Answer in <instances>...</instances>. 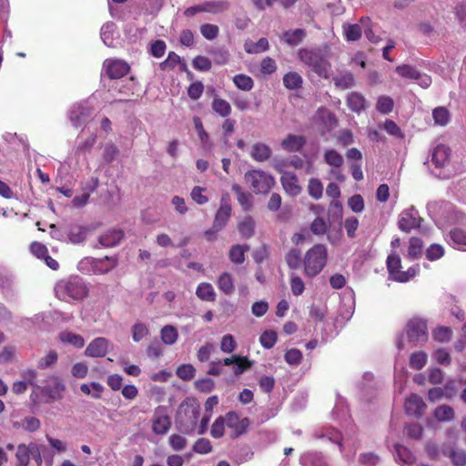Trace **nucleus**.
I'll return each instance as SVG.
<instances>
[{"label":"nucleus","instance_id":"b1692460","mask_svg":"<svg viewBox=\"0 0 466 466\" xmlns=\"http://www.w3.org/2000/svg\"><path fill=\"white\" fill-rule=\"evenodd\" d=\"M448 243L455 248L464 249L466 247V231L461 228H453L450 231Z\"/></svg>","mask_w":466,"mask_h":466},{"label":"nucleus","instance_id":"20e7f679","mask_svg":"<svg viewBox=\"0 0 466 466\" xmlns=\"http://www.w3.org/2000/svg\"><path fill=\"white\" fill-rule=\"evenodd\" d=\"M327 261V248L324 245L317 244L307 251L304 258V270L309 277L318 275Z\"/></svg>","mask_w":466,"mask_h":466},{"label":"nucleus","instance_id":"69168bd1","mask_svg":"<svg viewBox=\"0 0 466 466\" xmlns=\"http://www.w3.org/2000/svg\"><path fill=\"white\" fill-rule=\"evenodd\" d=\"M181 63V58L175 52H170L159 66L162 70L173 69L175 66Z\"/></svg>","mask_w":466,"mask_h":466},{"label":"nucleus","instance_id":"2eb2a0df","mask_svg":"<svg viewBox=\"0 0 466 466\" xmlns=\"http://www.w3.org/2000/svg\"><path fill=\"white\" fill-rule=\"evenodd\" d=\"M36 390L45 393L49 399L57 400L61 398V394L65 390L64 384L58 378L51 377L50 384L45 386H36Z\"/></svg>","mask_w":466,"mask_h":466},{"label":"nucleus","instance_id":"09e8293b","mask_svg":"<svg viewBox=\"0 0 466 466\" xmlns=\"http://www.w3.org/2000/svg\"><path fill=\"white\" fill-rule=\"evenodd\" d=\"M309 195L314 199H319L323 194V185L318 178H310L308 185Z\"/></svg>","mask_w":466,"mask_h":466},{"label":"nucleus","instance_id":"393cba45","mask_svg":"<svg viewBox=\"0 0 466 466\" xmlns=\"http://www.w3.org/2000/svg\"><path fill=\"white\" fill-rule=\"evenodd\" d=\"M271 148L264 143H256L252 146L250 156L258 162H265L271 157Z\"/></svg>","mask_w":466,"mask_h":466},{"label":"nucleus","instance_id":"f8f14e48","mask_svg":"<svg viewBox=\"0 0 466 466\" xmlns=\"http://www.w3.org/2000/svg\"><path fill=\"white\" fill-rule=\"evenodd\" d=\"M104 68L109 78L117 79L126 76L129 71V66L118 59H107L104 62Z\"/></svg>","mask_w":466,"mask_h":466},{"label":"nucleus","instance_id":"5fc2aeb1","mask_svg":"<svg viewBox=\"0 0 466 466\" xmlns=\"http://www.w3.org/2000/svg\"><path fill=\"white\" fill-rule=\"evenodd\" d=\"M176 374L183 380H190L195 377L196 369L191 364H182L177 369Z\"/></svg>","mask_w":466,"mask_h":466},{"label":"nucleus","instance_id":"72a5a7b5","mask_svg":"<svg viewBox=\"0 0 466 466\" xmlns=\"http://www.w3.org/2000/svg\"><path fill=\"white\" fill-rule=\"evenodd\" d=\"M228 427V413L223 417H218L211 425L210 434L213 438H221L225 433V427Z\"/></svg>","mask_w":466,"mask_h":466},{"label":"nucleus","instance_id":"3c124183","mask_svg":"<svg viewBox=\"0 0 466 466\" xmlns=\"http://www.w3.org/2000/svg\"><path fill=\"white\" fill-rule=\"evenodd\" d=\"M116 25L113 22H108L103 25L100 30L101 39L107 46H112L113 32L115 31Z\"/></svg>","mask_w":466,"mask_h":466},{"label":"nucleus","instance_id":"e2e57ef3","mask_svg":"<svg viewBox=\"0 0 466 466\" xmlns=\"http://www.w3.org/2000/svg\"><path fill=\"white\" fill-rule=\"evenodd\" d=\"M212 451V445L208 439L200 438L193 445V451L198 454H208Z\"/></svg>","mask_w":466,"mask_h":466},{"label":"nucleus","instance_id":"c9c22d12","mask_svg":"<svg viewBox=\"0 0 466 466\" xmlns=\"http://www.w3.org/2000/svg\"><path fill=\"white\" fill-rule=\"evenodd\" d=\"M387 268L391 279L395 280L396 275L400 273L401 260L399 255L390 254L387 258Z\"/></svg>","mask_w":466,"mask_h":466},{"label":"nucleus","instance_id":"a211bd4d","mask_svg":"<svg viewBox=\"0 0 466 466\" xmlns=\"http://www.w3.org/2000/svg\"><path fill=\"white\" fill-rule=\"evenodd\" d=\"M395 453L394 457L396 461L402 466H414L416 462V457L412 452L405 446L396 444L394 446Z\"/></svg>","mask_w":466,"mask_h":466},{"label":"nucleus","instance_id":"423d86ee","mask_svg":"<svg viewBox=\"0 0 466 466\" xmlns=\"http://www.w3.org/2000/svg\"><path fill=\"white\" fill-rule=\"evenodd\" d=\"M406 332L409 342L414 345L428 339L427 324L421 319H411L406 325Z\"/></svg>","mask_w":466,"mask_h":466},{"label":"nucleus","instance_id":"4be33fe9","mask_svg":"<svg viewBox=\"0 0 466 466\" xmlns=\"http://www.w3.org/2000/svg\"><path fill=\"white\" fill-rule=\"evenodd\" d=\"M117 266L116 257L106 256L103 258H95V274H106Z\"/></svg>","mask_w":466,"mask_h":466},{"label":"nucleus","instance_id":"13d9d810","mask_svg":"<svg viewBox=\"0 0 466 466\" xmlns=\"http://www.w3.org/2000/svg\"><path fill=\"white\" fill-rule=\"evenodd\" d=\"M451 393L449 392V387L446 386L445 389H441V388H432L429 390L428 392V399L431 402H435L437 400H440L441 399H442L443 397H446V398H451Z\"/></svg>","mask_w":466,"mask_h":466},{"label":"nucleus","instance_id":"0e129e2a","mask_svg":"<svg viewBox=\"0 0 466 466\" xmlns=\"http://www.w3.org/2000/svg\"><path fill=\"white\" fill-rule=\"evenodd\" d=\"M193 67L196 70L207 72L211 69L212 64L209 58L203 56H198L193 59Z\"/></svg>","mask_w":466,"mask_h":466},{"label":"nucleus","instance_id":"338daca9","mask_svg":"<svg viewBox=\"0 0 466 466\" xmlns=\"http://www.w3.org/2000/svg\"><path fill=\"white\" fill-rule=\"evenodd\" d=\"M284 359L289 365H299L302 360V353L298 349H290L286 351Z\"/></svg>","mask_w":466,"mask_h":466},{"label":"nucleus","instance_id":"37998d69","mask_svg":"<svg viewBox=\"0 0 466 466\" xmlns=\"http://www.w3.org/2000/svg\"><path fill=\"white\" fill-rule=\"evenodd\" d=\"M233 82L238 88L243 91H250L254 86L253 79L245 74H238L233 77Z\"/></svg>","mask_w":466,"mask_h":466},{"label":"nucleus","instance_id":"473e14b6","mask_svg":"<svg viewBox=\"0 0 466 466\" xmlns=\"http://www.w3.org/2000/svg\"><path fill=\"white\" fill-rule=\"evenodd\" d=\"M305 144V139L300 136L289 135L281 143V146L289 151H299Z\"/></svg>","mask_w":466,"mask_h":466},{"label":"nucleus","instance_id":"49530a36","mask_svg":"<svg viewBox=\"0 0 466 466\" xmlns=\"http://www.w3.org/2000/svg\"><path fill=\"white\" fill-rule=\"evenodd\" d=\"M325 162L334 167H339L343 164L342 156L334 149L326 150L324 153Z\"/></svg>","mask_w":466,"mask_h":466},{"label":"nucleus","instance_id":"1a4fd4ad","mask_svg":"<svg viewBox=\"0 0 466 466\" xmlns=\"http://www.w3.org/2000/svg\"><path fill=\"white\" fill-rule=\"evenodd\" d=\"M92 114V109L86 103L74 105L69 111V119L72 125L78 127L87 122Z\"/></svg>","mask_w":466,"mask_h":466},{"label":"nucleus","instance_id":"4468645a","mask_svg":"<svg viewBox=\"0 0 466 466\" xmlns=\"http://www.w3.org/2000/svg\"><path fill=\"white\" fill-rule=\"evenodd\" d=\"M431 157L436 167H443L450 162L451 149L444 144H439L432 148Z\"/></svg>","mask_w":466,"mask_h":466},{"label":"nucleus","instance_id":"c85d7f7f","mask_svg":"<svg viewBox=\"0 0 466 466\" xmlns=\"http://www.w3.org/2000/svg\"><path fill=\"white\" fill-rule=\"evenodd\" d=\"M196 295L198 298L204 301H215L216 300V292L214 288L210 283L201 282L196 290Z\"/></svg>","mask_w":466,"mask_h":466},{"label":"nucleus","instance_id":"ea45409f","mask_svg":"<svg viewBox=\"0 0 466 466\" xmlns=\"http://www.w3.org/2000/svg\"><path fill=\"white\" fill-rule=\"evenodd\" d=\"M434 417L439 421H451L454 419V410L449 405H441L435 409Z\"/></svg>","mask_w":466,"mask_h":466},{"label":"nucleus","instance_id":"ddd939ff","mask_svg":"<svg viewBox=\"0 0 466 466\" xmlns=\"http://www.w3.org/2000/svg\"><path fill=\"white\" fill-rule=\"evenodd\" d=\"M171 427V420L167 414L165 413L164 409L157 408L155 411L152 431L155 434L164 435Z\"/></svg>","mask_w":466,"mask_h":466},{"label":"nucleus","instance_id":"a18cd8bd","mask_svg":"<svg viewBox=\"0 0 466 466\" xmlns=\"http://www.w3.org/2000/svg\"><path fill=\"white\" fill-rule=\"evenodd\" d=\"M428 356L423 351L414 352L410 355V366L413 370H421L427 363Z\"/></svg>","mask_w":466,"mask_h":466},{"label":"nucleus","instance_id":"774afa93","mask_svg":"<svg viewBox=\"0 0 466 466\" xmlns=\"http://www.w3.org/2000/svg\"><path fill=\"white\" fill-rule=\"evenodd\" d=\"M359 461L364 466H376L380 462V457L373 452L360 454Z\"/></svg>","mask_w":466,"mask_h":466},{"label":"nucleus","instance_id":"dca6fc26","mask_svg":"<svg viewBox=\"0 0 466 466\" xmlns=\"http://www.w3.org/2000/svg\"><path fill=\"white\" fill-rule=\"evenodd\" d=\"M426 405L422 398L417 394H411L405 401V410L409 415L420 417Z\"/></svg>","mask_w":466,"mask_h":466},{"label":"nucleus","instance_id":"680f3d73","mask_svg":"<svg viewBox=\"0 0 466 466\" xmlns=\"http://www.w3.org/2000/svg\"><path fill=\"white\" fill-rule=\"evenodd\" d=\"M422 241L419 238H411L408 248V257L417 258L421 254Z\"/></svg>","mask_w":466,"mask_h":466},{"label":"nucleus","instance_id":"e433bc0d","mask_svg":"<svg viewBox=\"0 0 466 466\" xmlns=\"http://www.w3.org/2000/svg\"><path fill=\"white\" fill-rule=\"evenodd\" d=\"M30 456L31 443L28 446L25 444H19L15 453L17 466H28Z\"/></svg>","mask_w":466,"mask_h":466},{"label":"nucleus","instance_id":"f3484780","mask_svg":"<svg viewBox=\"0 0 466 466\" xmlns=\"http://www.w3.org/2000/svg\"><path fill=\"white\" fill-rule=\"evenodd\" d=\"M124 238V232L121 229H110L99 236L98 242L104 248H112L120 243Z\"/></svg>","mask_w":466,"mask_h":466},{"label":"nucleus","instance_id":"c03bdc74","mask_svg":"<svg viewBox=\"0 0 466 466\" xmlns=\"http://www.w3.org/2000/svg\"><path fill=\"white\" fill-rule=\"evenodd\" d=\"M161 339L167 345H173L178 337V333L175 327L167 325L161 329Z\"/></svg>","mask_w":466,"mask_h":466},{"label":"nucleus","instance_id":"cd10ccee","mask_svg":"<svg viewBox=\"0 0 466 466\" xmlns=\"http://www.w3.org/2000/svg\"><path fill=\"white\" fill-rule=\"evenodd\" d=\"M248 250V245H233L229 249L228 258L234 264H242L245 261V253Z\"/></svg>","mask_w":466,"mask_h":466},{"label":"nucleus","instance_id":"412c9836","mask_svg":"<svg viewBox=\"0 0 466 466\" xmlns=\"http://www.w3.org/2000/svg\"><path fill=\"white\" fill-rule=\"evenodd\" d=\"M231 189L236 194L237 200L243 210H249L253 205V196L249 192L243 190L238 184H233Z\"/></svg>","mask_w":466,"mask_h":466},{"label":"nucleus","instance_id":"bf43d9fd","mask_svg":"<svg viewBox=\"0 0 466 466\" xmlns=\"http://www.w3.org/2000/svg\"><path fill=\"white\" fill-rule=\"evenodd\" d=\"M237 348V342L230 334L224 335L220 341V350L224 353H232Z\"/></svg>","mask_w":466,"mask_h":466},{"label":"nucleus","instance_id":"bb28decb","mask_svg":"<svg viewBox=\"0 0 466 466\" xmlns=\"http://www.w3.org/2000/svg\"><path fill=\"white\" fill-rule=\"evenodd\" d=\"M230 8V3L227 0H215L204 3L205 13L218 15L227 12Z\"/></svg>","mask_w":466,"mask_h":466},{"label":"nucleus","instance_id":"6ab92c4d","mask_svg":"<svg viewBox=\"0 0 466 466\" xmlns=\"http://www.w3.org/2000/svg\"><path fill=\"white\" fill-rule=\"evenodd\" d=\"M347 106L351 111L360 114L369 106V104L362 94L350 92L347 96Z\"/></svg>","mask_w":466,"mask_h":466},{"label":"nucleus","instance_id":"4d7b16f0","mask_svg":"<svg viewBox=\"0 0 466 466\" xmlns=\"http://www.w3.org/2000/svg\"><path fill=\"white\" fill-rule=\"evenodd\" d=\"M46 451L47 448L45 445L31 442V456L36 462L37 466H41L43 458Z\"/></svg>","mask_w":466,"mask_h":466},{"label":"nucleus","instance_id":"4c0bfd02","mask_svg":"<svg viewBox=\"0 0 466 466\" xmlns=\"http://www.w3.org/2000/svg\"><path fill=\"white\" fill-rule=\"evenodd\" d=\"M302 77L297 72H289L283 77V85L288 89H297L302 85Z\"/></svg>","mask_w":466,"mask_h":466},{"label":"nucleus","instance_id":"9b49d317","mask_svg":"<svg viewBox=\"0 0 466 466\" xmlns=\"http://www.w3.org/2000/svg\"><path fill=\"white\" fill-rule=\"evenodd\" d=\"M110 342L104 337L94 339L86 348L85 355L92 358L105 357L109 350Z\"/></svg>","mask_w":466,"mask_h":466},{"label":"nucleus","instance_id":"aec40b11","mask_svg":"<svg viewBox=\"0 0 466 466\" xmlns=\"http://www.w3.org/2000/svg\"><path fill=\"white\" fill-rule=\"evenodd\" d=\"M333 82L337 88L349 89L355 86L354 75L348 70H342L333 76Z\"/></svg>","mask_w":466,"mask_h":466},{"label":"nucleus","instance_id":"8fccbe9b","mask_svg":"<svg viewBox=\"0 0 466 466\" xmlns=\"http://www.w3.org/2000/svg\"><path fill=\"white\" fill-rule=\"evenodd\" d=\"M286 262L288 266L292 268L296 269L299 268L301 265V252L300 250L297 248H292L289 250L286 257H285Z\"/></svg>","mask_w":466,"mask_h":466},{"label":"nucleus","instance_id":"39448f33","mask_svg":"<svg viewBox=\"0 0 466 466\" xmlns=\"http://www.w3.org/2000/svg\"><path fill=\"white\" fill-rule=\"evenodd\" d=\"M244 178L256 194H267L275 185L274 177L261 169L247 171Z\"/></svg>","mask_w":466,"mask_h":466},{"label":"nucleus","instance_id":"7ed1b4c3","mask_svg":"<svg viewBox=\"0 0 466 466\" xmlns=\"http://www.w3.org/2000/svg\"><path fill=\"white\" fill-rule=\"evenodd\" d=\"M56 296L63 300L82 299L87 294V288L82 279L78 277L70 278L67 280L59 282L56 287Z\"/></svg>","mask_w":466,"mask_h":466},{"label":"nucleus","instance_id":"a878e982","mask_svg":"<svg viewBox=\"0 0 466 466\" xmlns=\"http://www.w3.org/2000/svg\"><path fill=\"white\" fill-rule=\"evenodd\" d=\"M306 36L304 29H295L285 31L281 35V40L291 46H299Z\"/></svg>","mask_w":466,"mask_h":466},{"label":"nucleus","instance_id":"0eeeda50","mask_svg":"<svg viewBox=\"0 0 466 466\" xmlns=\"http://www.w3.org/2000/svg\"><path fill=\"white\" fill-rule=\"evenodd\" d=\"M280 164H275V168L281 173L280 182L285 192L292 197L301 193L302 187L299 185V180L294 173L284 171Z\"/></svg>","mask_w":466,"mask_h":466},{"label":"nucleus","instance_id":"f704fd0d","mask_svg":"<svg viewBox=\"0 0 466 466\" xmlns=\"http://www.w3.org/2000/svg\"><path fill=\"white\" fill-rule=\"evenodd\" d=\"M342 27L347 41H357L362 35L361 26L358 24H344Z\"/></svg>","mask_w":466,"mask_h":466},{"label":"nucleus","instance_id":"6e6552de","mask_svg":"<svg viewBox=\"0 0 466 466\" xmlns=\"http://www.w3.org/2000/svg\"><path fill=\"white\" fill-rule=\"evenodd\" d=\"M422 218L419 216L414 207L402 211L399 218V228L403 232H410L411 229L419 228Z\"/></svg>","mask_w":466,"mask_h":466},{"label":"nucleus","instance_id":"2f4dec72","mask_svg":"<svg viewBox=\"0 0 466 466\" xmlns=\"http://www.w3.org/2000/svg\"><path fill=\"white\" fill-rule=\"evenodd\" d=\"M218 289L226 295H231L235 290L234 282L229 273H222L218 279Z\"/></svg>","mask_w":466,"mask_h":466},{"label":"nucleus","instance_id":"603ef678","mask_svg":"<svg viewBox=\"0 0 466 466\" xmlns=\"http://www.w3.org/2000/svg\"><path fill=\"white\" fill-rule=\"evenodd\" d=\"M432 116L435 124L442 127L446 126L450 121V113L445 107L442 106L435 108L432 112Z\"/></svg>","mask_w":466,"mask_h":466},{"label":"nucleus","instance_id":"9d476101","mask_svg":"<svg viewBox=\"0 0 466 466\" xmlns=\"http://www.w3.org/2000/svg\"><path fill=\"white\" fill-rule=\"evenodd\" d=\"M250 421L248 418L239 419L234 411L228 412V428L232 431V438L236 439L247 432Z\"/></svg>","mask_w":466,"mask_h":466},{"label":"nucleus","instance_id":"a19ab883","mask_svg":"<svg viewBox=\"0 0 466 466\" xmlns=\"http://www.w3.org/2000/svg\"><path fill=\"white\" fill-rule=\"evenodd\" d=\"M268 41L265 37H261L258 42H249L245 44V51L248 54L264 52L268 50Z\"/></svg>","mask_w":466,"mask_h":466},{"label":"nucleus","instance_id":"7c9ffc66","mask_svg":"<svg viewBox=\"0 0 466 466\" xmlns=\"http://www.w3.org/2000/svg\"><path fill=\"white\" fill-rule=\"evenodd\" d=\"M211 106L212 109L222 117H228L231 113L230 104L218 96H214Z\"/></svg>","mask_w":466,"mask_h":466},{"label":"nucleus","instance_id":"f257e3e1","mask_svg":"<svg viewBox=\"0 0 466 466\" xmlns=\"http://www.w3.org/2000/svg\"><path fill=\"white\" fill-rule=\"evenodd\" d=\"M298 56L299 60L316 73L318 76L322 78L329 77L331 65L319 48H302L299 51Z\"/></svg>","mask_w":466,"mask_h":466},{"label":"nucleus","instance_id":"de8ad7c7","mask_svg":"<svg viewBox=\"0 0 466 466\" xmlns=\"http://www.w3.org/2000/svg\"><path fill=\"white\" fill-rule=\"evenodd\" d=\"M199 30L202 36L208 41L216 39L219 34L218 26L214 24H203L200 25Z\"/></svg>","mask_w":466,"mask_h":466},{"label":"nucleus","instance_id":"f03ea898","mask_svg":"<svg viewBox=\"0 0 466 466\" xmlns=\"http://www.w3.org/2000/svg\"><path fill=\"white\" fill-rule=\"evenodd\" d=\"M200 415V406L195 401L182 402L177 410L176 425L178 431L185 434L192 433Z\"/></svg>","mask_w":466,"mask_h":466},{"label":"nucleus","instance_id":"6e6d98bb","mask_svg":"<svg viewBox=\"0 0 466 466\" xmlns=\"http://www.w3.org/2000/svg\"><path fill=\"white\" fill-rule=\"evenodd\" d=\"M394 102L392 98L387 96H381L379 97L376 105V108L382 114H388L392 111Z\"/></svg>","mask_w":466,"mask_h":466},{"label":"nucleus","instance_id":"58836bf2","mask_svg":"<svg viewBox=\"0 0 466 466\" xmlns=\"http://www.w3.org/2000/svg\"><path fill=\"white\" fill-rule=\"evenodd\" d=\"M238 231L242 238H249L255 232V221L251 217L245 218L238 225Z\"/></svg>","mask_w":466,"mask_h":466},{"label":"nucleus","instance_id":"5701e85b","mask_svg":"<svg viewBox=\"0 0 466 466\" xmlns=\"http://www.w3.org/2000/svg\"><path fill=\"white\" fill-rule=\"evenodd\" d=\"M231 217V206L227 202H222L218 209L214 222L216 228L223 229Z\"/></svg>","mask_w":466,"mask_h":466},{"label":"nucleus","instance_id":"c756f323","mask_svg":"<svg viewBox=\"0 0 466 466\" xmlns=\"http://www.w3.org/2000/svg\"><path fill=\"white\" fill-rule=\"evenodd\" d=\"M59 339L64 344L72 345L77 349H81L85 345L84 338L71 331H63L59 334Z\"/></svg>","mask_w":466,"mask_h":466},{"label":"nucleus","instance_id":"864d4df0","mask_svg":"<svg viewBox=\"0 0 466 466\" xmlns=\"http://www.w3.org/2000/svg\"><path fill=\"white\" fill-rule=\"evenodd\" d=\"M277 333L274 330H266L259 337V342L265 349H271L277 342Z\"/></svg>","mask_w":466,"mask_h":466},{"label":"nucleus","instance_id":"052dcab7","mask_svg":"<svg viewBox=\"0 0 466 466\" xmlns=\"http://www.w3.org/2000/svg\"><path fill=\"white\" fill-rule=\"evenodd\" d=\"M396 72L405 78L416 79L420 76V72L411 66L402 65L396 67Z\"/></svg>","mask_w":466,"mask_h":466},{"label":"nucleus","instance_id":"79ce46f5","mask_svg":"<svg viewBox=\"0 0 466 466\" xmlns=\"http://www.w3.org/2000/svg\"><path fill=\"white\" fill-rule=\"evenodd\" d=\"M86 229L81 226L73 225L68 229V238L70 242L74 244L83 242L86 239Z\"/></svg>","mask_w":466,"mask_h":466}]
</instances>
